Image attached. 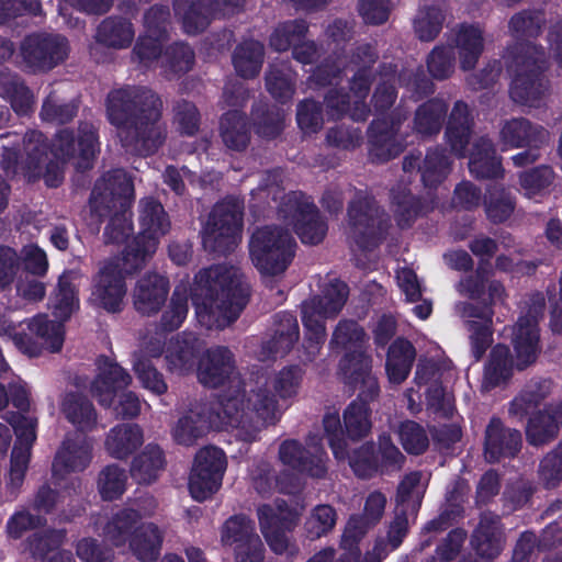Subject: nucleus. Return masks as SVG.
<instances>
[{"mask_svg":"<svg viewBox=\"0 0 562 562\" xmlns=\"http://www.w3.org/2000/svg\"><path fill=\"white\" fill-rule=\"evenodd\" d=\"M63 537L59 531H46L44 535L36 532L29 541L30 551L41 557L44 562H71L69 552L56 551Z\"/></svg>","mask_w":562,"mask_h":562,"instance_id":"nucleus-50","label":"nucleus"},{"mask_svg":"<svg viewBox=\"0 0 562 562\" xmlns=\"http://www.w3.org/2000/svg\"><path fill=\"white\" fill-rule=\"evenodd\" d=\"M379 209L374 201L367 196L355 200L348 211L349 237L363 249L374 246L379 239Z\"/></svg>","mask_w":562,"mask_h":562,"instance_id":"nucleus-25","label":"nucleus"},{"mask_svg":"<svg viewBox=\"0 0 562 562\" xmlns=\"http://www.w3.org/2000/svg\"><path fill=\"white\" fill-rule=\"evenodd\" d=\"M304 375L300 366L292 364L246 382L241 391L224 402V423L236 429L239 439L256 440L265 428L280 420L281 402L291 403L297 397Z\"/></svg>","mask_w":562,"mask_h":562,"instance_id":"nucleus-1","label":"nucleus"},{"mask_svg":"<svg viewBox=\"0 0 562 562\" xmlns=\"http://www.w3.org/2000/svg\"><path fill=\"white\" fill-rule=\"evenodd\" d=\"M194 63L192 49L183 42H177L168 47L160 57V67L173 74L189 71Z\"/></svg>","mask_w":562,"mask_h":562,"instance_id":"nucleus-59","label":"nucleus"},{"mask_svg":"<svg viewBox=\"0 0 562 562\" xmlns=\"http://www.w3.org/2000/svg\"><path fill=\"white\" fill-rule=\"evenodd\" d=\"M235 360L231 350L223 346L207 349L198 364V379L209 387H218L234 378Z\"/></svg>","mask_w":562,"mask_h":562,"instance_id":"nucleus-28","label":"nucleus"},{"mask_svg":"<svg viewBox=\"0 0 562 562\" xmlns=\"http://www.w3.org/2000/svg\"><path fill=\"white\" fill-rule=\"evenodd\" d=\"M562 423L560 413H539L528 424L526 434L527 440L532 446H541L553 439L558 434L559 424Z\"/></svg>","mask_w":562,"mask_h":562,"instance_id":"nucleus-51","label":"nucleus"},{"mask_svg":"<svg viewBox=\"0 0 562 562\" xmlns=\"http://www.w3.org/2000/svg\"><path fill=\"white\" fill-rule=\"evenodd\" d=\"M263 61V47L254 40H244L235 49L233 64L237 74L244 78L257 76Z\"/></svg>","mask_w":562,"mask_h":562,"instance_id":"nucleus-45","label":"nucleus"},{"mask_svg":"<svg viewBox=\"0 0 562 562\" xmlns=\"http://www.w3.org/2000/svg\"><path fill=\"white\" fill-rule=\"evenodd\" d=\"M396 127H390L384 121H374L371 125L372 155L381 160H387L402 151V145L396 140Z\"/></svg>","mask_w":562,"mask_h":562,"instance_id":"nucleus-47","label":"nucleus"},{"mask_svg":"<svg viewBox=\"0 0 562 562\" xmlns=\"http://www.w3.org/2000/svg\"><path fill=\"white\" fill-rule=\"evenodd\" d=\"M344 424L350 439L357 440L366 437L372 427L368 404L352 401L344 412Z\"/></svg>","mask_w":562,"mask_h":562,"instance_id":"nucleus-52","label":"nucleus"},{"mask_svg":"<svg viewBox=\"0 0 562 562\" xmlns=\"http://www.w3.org/2000/svg\"><path fill=\"white\" fill-rule=\"evenodd\" d=\"M126 482L127 475L123 469L109 465L99 475V492L104 499H115L125 492Z\"/></svg>","mask_w":562,"mask_h":562,"instance_id":"nucleus-63","label":"nucleus"},{"mask_svg":"<svg viewBox=\"0 0 562 562\" xmlns=\"http://www.w3.org/2000/svg\"><path fill=\"white\" fill-rule=\"evenodd\" d=\"M42 5L38 0H0V25L8 24L15 19L18 25L25 23L24 15H41Z\"/></svg>","mask_w":562,"mask_h":562,"instance_id":"nucleus-60","label":"nucleus"},{"mask_svg":"<svg viewBox=\"0 0 562 562\" xmlns=\"http://www.w3.org/2000/svg\"><path fill=\"white\" fill-rule=\"evenodd\" d=\"M134 372L142 386L156 395L167 392L168 385L164 375L143 356H135L133 363Z\"/></svg>","mask_w":562,"mask_h":562,"instance_id":"nucleus-62","label":"nucleus"},{"mask_svg":"<svg viewBox=\"0 0 562 562\" xmlns=\"http://www.w3.org/2000/svg\"><path fill=\"white\" fill-rule=\"evenodd\" d=\"M472 543L481 557L493 559L501 553L504 548V536L497 516L482 515L473 533Z\"/></svg>","mask_w":562,"mask_h":562,"instance_id":"nucleus-39","label":"nucleus"},{"mask_svg":"<svg viewBox=\"0 0 562 562\" xmlns=\"http://www.w3.org/2000/svg\"><path fill=\"white\" fill-rule=\"evenodd\" d=\"M241 201L228 198L214 205L202 228V243L206 250L225 254L233 250L241 238Z\"/></svg>","mask_w":562,"mask_h":562,"instance_id":"nucleus-13","label":"nucleus"},{"mask_svg":"<svg viewBox=\"0 0 562 562\" xmlns=\"http://www.w3.org/2000/svg\"><path fill=\"white\" fill-rule=\"evenodd\" d=\"M470 119L468 105L457 102L450 114L446 137L451 150L458 156H464L465 145L470 136Z\"/></svg>","mask_w":562,"mask_h":562,"instance_id":"nucleus-44","label":"nucleus"},{"mask_svg":"<svg viewBox=\"0 0 562 562\" xmlns=\"http://www.w3.org/2000/svg\"><path fill=\"white\" fill-rule=\"evenodd\" d=\"M68 53L65 37H25L20 54L32 68L47 70L63 61Z\"/></svg>","mask_w":562,"mask_h":562,"instance_id":"nucleus-26","label":"nucleus"},{"mask_svg":"<svg viewBox=\"0 0 562 562\" xmlns=\"http://www.w3.org/2000/svg\"><path fill=\"white\" fill-rule=\"evenodd\" d=\"M92 441L82 435L67 437L53 463L55 476L83 471L92 459Z\"/></svg>","mask_w":562,"mask_h":562,"instance_id":"nucleus-30","label":"nucleus"},{"mask_svg":"<svg viewBox=\"0 0 562 562\" xmlns=\"http://www.w3.org/2000/svg\"><path fill=\"white\" fill-rule=\"evenodd\" d=\"M501 139L506 147L533 146L540 148L549 142V132L540 125H533L526 119H513L503 125Z\"/></svg>","mask_w":562,"mask_h":562,"instance_id":"nucleus-36","label":"nucleus"},{"mask_svg":"<svg viewBox=\"0 0 562 562\" xmlns=\"http://www.w3.org/2000/svg\"><path fill=\"white\" fill-rule=\"evenodd\" d=\"M369 86L368 72L367 70H361L353 78L351 94H339L338 92L330 91L326 97V103L331 111H335L333 116L348 112L356 121L364 120L369 110L363 100L368 94Z\"/></svg>","mask_w":562,"mask_h":562,"instance_id":"nucleus-29","label":"nucleus"},{"mask_svg":"<svg viewBox=\"0 0 562 562\" xmlns=\"http://www.w3.org/2000/svg\"><path fill=\"white\" fill-rule=\"evenodd\" d=\"M165 459L158 446L148 445L132 464L131 474L140 484L154 482L162 470Z\"/></svg>","mask_w":562,"mask_h":562,"instance_id":"nucleus-46","label":"nucleus"},{"mask_svg":"<svg viewBox=\"0 0 562 562\" xmlns=\"http://www.w3.org/2000/svg\"><path fill=\"white\" fill-rule=\"evenodd\" d=\"M15 143L3 144L2 167L8 175L23 173L29 180H35L43 176L48 187H57L63 180V170L58 164L49 162L43 169L46 161V145L44 136L36 131L29 132L24 137L25 160L21 164L16 161V150L13 145Z\"/></svg>","mask_w":562,"mask_h":562,"instance_id":"nucleus-14","label":"nucleus"},{"mask_svg":"<svg viewBox=\"0 0 562 562\" xmlns=\"http://www.w3.org/2000/svg\"><path fill=\"white\" fill-rule=\"evenodd\" d=\"M323 426L335 458L337 460L348 459L349 465L359 477L371 476L376 468V459L373 454L372 446L363 445L349 456L347 453L345 431L337 412L326 413L323 418Z\"/></svg>","mask_w":562,"mask_h":562,"instance_id":"nucleus-20","label":"nucleus"},{"mask_svg":"<svg viewBox=\"0 0 562 562\" xmlns=\"http://www.w3.org/2000/svg\"><path fill=\"white\" fill-rule=\"evenodd\" d=\"M106 114L128 153L154 154L166 139V127L161 123L162 101L147 88L126 87L111 91Z\"/></svg>","mask_w":562,"mask_h":562,"instance_id":"nucleus-2","label":"nucleus"},{"mask_svg":"<svg viewBox=\"0 0 562 562\" xmlns=\"http://www.w3.org/2000/svg\"><path fill=\"white\" fill-rule=\"evenodd\" d=\"M241 201L228 198L214 205L202 228V243L206 250L225 254L233 250L241 238Z\"/></svg>","mask_w":562,"mask_h":562,"instance_id":"nucleus-12","label":"nucleus"},{"mask_svg":"<svg viewBox=\"0 0 562 562\" xmlns=\"http://www.w3.org/2000/svg\"><path fill=\"white\" fill-rule=\"evenodd\" d=\"M60 412L79 431H92L98 424L93 403L82 393L67 392L60 400Z\"/></svg>","mask_w":562,"mask_h":562,"instance_id":"nucleus-38","label":"nucleus"},{"mask_svg":"<svg viewBox=\"0 0 562 562\" xmlns=\"http://www.w3.org/2000/svg\"><path fill=\"white\" fill-rule=\"evenodd\" d=\"M256 533L255 524L245 515L229 517L221 528V542L231 549Z\"/></svg>","mask_w":562,"mask_h":562,"instance_id":"nucleus-58","label":"nucleus"},{"mask_svg":"<svg viewBox=\"0 0 562 562\" xmlns=\"http://www.w3.org/2000/svg\"><path fill=\"white\" fill-rule=\"evenodd\" d=\"M367 336L362 327L353 321L342 319L336 326L330 340V348L333 350L344 351L345 356L340 361L347 358L350 360V366H356L360 358H369L364 353V345Z\"/></svg>","mask_w":562,"mask_h":562,"instance_id":"nucleus-34","label":"nucleus"},{"mask_svg":"<svg viewBox=\"0 0 562 562\" xmlns=\"http://www.w3.org/2000/svg\"><path fill=\"white\" fill-rule=\"evenodd\" d=\"M339 373L344 381L355 387H359L356 401L366 403L378 397L380 387L376 378L371 373V359L360 358L356 366H350V360L339 362Z\"/></svg>","mask_w":562,"mask_h":562,"instance_id":"nucleus-35","label":"nucleus"},{"mask_svg":"<svg viewBox=\"0 0 562 562\" xmlns=\"http://www.w3.org/2000/svg\"><path fill=\"white\" fill-rule=\"evenodd\" d=\"M299 517V512L289 508L283 501L277 502L273 506L262 505L258 508L260 530L271 550L277 554L288 551L293 553L294 548L284 531L292 530Z\"/></svg>","mask_w":562,"mask_h":562,"instance_id":"nucleus-21","label":"nucleus"},{"mask_svg":"<svg viewBox=\"0 0 562 562\" xmlns=\"http://www.w3.org/2000/svg\"><path fill=\"white\" fill-rule=\"evenodd\" d=\"M520 443L519 431L504 428L498 419L493 418L486 428L485 458L494 462L501 457H513L518 452Z\"/></svg>","mask_w":562,"mask_h":562,"instance_id":"nucleus-37","label":"nucleus"},{"mask_svg":"<svg viewBox=\"0 0 562 562\" xmlns=\"http://www.w3.org/2000/svg\"><path fill=\"white\" fill-rule=\"evenodd\" d=\"M295 243L288 229L277 225L257 228L249 240V255L254 266L263 274L283 272L294 256Z\"/></svg>","mask_w":562,"mask_h":562,"instance_id":"nucleus-10","label":"nucleus"},{"mask_svg":"<svg viewBox=\"0 0 562 562\" xmlns=\"http://www.w3.org/2000/svg\"><path fill=\"white\" fill-rule=\"evenodd\" d=\"M527 315L520 316L513 328V352L505 345L495 346L484 370L483 386L494 387L507 381L514 370L532 366L540 353L538 319L543 314L544 300L541 295L531 299Z\"/></svg>","mask_w":562,"mask_h":562,"instance_id":"nucleus-4","label":"nucleus"},{"mask_svg":"<svg viewBox=\"0 0 562 562\" xmlns=\"http://www.w3.org/2000/svg\"><path fill=\"white\" fill-rule=\"evenodd\" d=\"M299 339L296 318L289 313L278 315L273 337L262 347L261 358H277L286 355Z\"/></svg>","mask_w":562,"mask_h":562,"instance_id":"nucleus-40","label":"nucleus"},{"mask_svg":"<svg viewBox=\"0 0 562 562\" xmlns=\"http://www.w3.org/2000/svg\"><path fill=\"white\" fill-rule=\"evenodd\" d=\"M457 313L463 318H477L480 322L470 321L471 349L474 358L480 360L492 342L491 323L493 311L491 307L477 310L473 304L459 303Z\"/></svg>","mask_w":562,"mask_h":562,"instance_id":"nucleus-33","label":"nucleus"},{"mask_svg":"<svg viewBox=\"0 0 562 562\" xmlns=\"http://www.w3.org/2000/svg\"><path fill=\"white\" fill-rule=\"evenodd\" d=\"M188 311V288L180 283L175 288L170 302L161 315V327L168 331L178 329L187 318Z\"/></svg>","mask_w":562,"mask_h":562,"instance_id":"nucleus-53","label":"nucleus"},{"mask_svg":"<svg viewBox=\"0 0 562 562\" xmlns=\"http://www.w3.org/2000/svg\"><path fill=\"white\" fill-rule=\"evenodd\" d=\"M99 151L95 128L89 123L79 126L77 134L60 131L53 143L52 153L60 162H69L78 170L90 169Z\"/></svg>","mask_w":562,"mask_h":562,"instance_id":"nucleus-18","label":"nucleus"},{"mask_svg":"<svg viewBox=\"0 0 562 562\" xmlns=\"http://www.w3.org/2000/svg\"><path fill=\"white\" fill-rule=\"evenodd\" d=\"M348 297V286L341 281L329 283L322 295L312 297L302 305V321L305 328V359L312 361L319 353L326 337L325 321L342 310Z\"/></svg>","mask_w":562,"mask_h":562,"instance_id":"nucleus-8","label":"nucleus"},{"mask_svg":"<svg viewBox=\"0 0 562 562\" xmlns=\"http://www.w3.org/2000/svg\"><path fill=\"white\" fill-rule=\"evenodd\" d=\"M98 374L91 384V393L100 405L109 407L113 404L117 391L132 383L131 374L113 360L101 357L97 362Z\"/></svg>","mask_w":562,"mask_h":562,"instance_id":"nucleus-27","label":"nucleus"},{"mask_svg":"<svg viewBox=\"0 0 562 562\" xmlns=\"http://www.w3.org/2000/svg\"><path fill=\"white\" fill-rule=\"evenodd\" d=\"M279 459L284 465L314 477H322L327 471L326 452L316 436L310 437L305 447L293 439L284 440L279 448Z\"/></svg>","mask_w":562,"mask_h":562,"instance_id":"nucleus-23","label":"nucleus"},{"mask_svg":"<svg viewBox=\"0 0 562 562\" xmlns=\"http://www.w3.org/2000/svg\"><path fill=\"white\" fill-rule=\"evenodd\" d=\"M169 293V281L158 273H146L140 277L132 292L133 304L144 315L157 313L166 302Z\"/></svg>","mask_w":562,"mask_h":562,"instance_id":"nucleus-31","label":"nucleus"},{"mask_svg":"<svg viewBox=\"0 0 562 562\" xmlns=\"http://www.w3.org/2000/svg\"><path fill=\"white\" fill-rule=\"evenodd\" d=\"M451 170V161L441 149L428 151L420 168L422 180L426 187L442 182Z\"/></svg>","mask_w":562,"mask_h":562,"instance_id":"nucleus-56","label":"nucleus"},{"mask_svg":"<svg viewBox=\"0 0 562 562\" xmlns=\"http://www.w3.org/2000/svg\"><path fill=\"white\" fill-rule=\"evenodd\" d=\"M221 135L228 148L244 149L249 142V127L245 116L237 110L225 113L221 121Z\"/></svg>","mask_w":562,"mask_h":562,"instance_id":"nucleus-48","label":"nucleus"},{"mask_svg":"<svg viewBox=\"0 0 562 562\" xmlns=\"http://www.w3.org/2000/svg\"><path fill=\"white\" fill-rule=\"evenodd\" d=\"M392 205L400 226H407L420 212V206L411 190L404 184V179L391 192Z\"/></svg>","mask_w":562,"mask_h":562,"instance_id":"nucleus-55","label":"nucleus"},{"mask_svg":"<svg viewBox=\"0 0 562 562\" xmlns=\"http://www.w3.org/2000/svg\"><path fill=\"white\" fill-rule=\"evenodd\" d=\"M416 357L414 346L405 339H396L389 348L385 370L391 383L400 384L408 376Z\"/></svg>","mask_w":562,"mask_h":562,"instance_id":"nucleus-43","label":"nucleus"},{"mask_svg":"<svg viewBox=\"0 0 562 562\" xmlns=\"http://www.w3.org/2000/svg\"><path fill=\"white\" fill-rule=\"evenodd\" d=\"M140 516L134 509H122L104 526L103 536L115 547L128 540L130 549L140 562H155L161 551L164 535L153 522L140 524Z\"/></svg>","mask_w":562,"mask_h":562,"instance_id":"nucleus-7","label":"nucleus"},{"mask_svg":"<svg viewBox=\"0 0 562 562\" xmlns=\"http://www.w3.org/2000/svg\"><path fill=\"white\" fill-rule=\"evenodd\" d=\"M515 209L514 198L504 188L493 187L488 190L485 210L488 218L495 223L506 221Z\"/></svg>","mask_w":562,"mask_h":562,"instance_id":"nucleus-61","label":"nucleus"},{"mask_svg":"<svg viewBox=\"0 0 562 562\" xmlns=\"http://www.w3.org/2000/svg\"><path fill=\"white\" fill-rule=\"evenodd\" d=\"M226 469L224 452L216 447H204L195 456L189 479V491L196 501H204L218 491Z\"/></svg>","mask_w":562,"mask_h":562,"instance_id":"nucleus-19","label":"nucleus"},{"mask_svg":"<svg viewBox=\"0 0 562 562\" xmlns=\"http://www.w3.org/2000/svg\"><path fill=\"white\" fill-rule=\"evenodd\" d=\"M336 510L329 505L316 506L305 522L307 536L317 539L328 533L336 525Z\"/></svg>","mask_w":562,"mask_h":562,"instance_id":"nucleus-64","label":"nucleus"},{"mask_svg":"<svg viewBox=\"0 0 562 562\" xmlns=\"http://www.w3.org/2000/svg\"><path fill=\"white\" fill-rule=\"evenodd\" d=\"M202 349V342L193 334H179L169 339L165 348L159 340L149 341L146 353L149 357L165 355L167 370L179 375L191 372L195 366L196 356Z\"/></svg>","mask_w":562,"mask_h":562,"instance_id":"nucleus-22","label":"nucleus"},{"mask_svg":"<svg viewBox=\"0 0 562 562\" xmlns=\"http://www.w3.org/2000/svg\"><path fill=\"white\" fill-rule=\"evenodd\" d=\"M386 497L381 492H372L364 502L362 515L350 516L344 532V543L357 542L382 518Z\"/></svg>","mask_w":562,"mask_h":562,"instance_id":"nucleus-32","label":"nucleus"},{"mask_svg":"<svg viewBox=\"0 0 562 562\" xmlns=\"http://www.w3.org/2000/svg\"><path fill=\"white\" fill-rule=\"evenodd\" d=\"M138 223L139 235L125 248L128 269L142 268L155 254L159 239L170 229V220L164 206L153 198H144L139 201Z\"/></svg>","mask_w":562,"mask_h":562,"instance_id":"nucleus-11","label":"nucleus"},{"mask_svg":"<svg viewBox=\"0 0 562 562\" xmlns=\"http://www.w3.org/2000/svg\"><path fill=\"white\" fill-rule=\"evenodd\" d=\"M79 300L72 284V274L64 273L58 280L57 291L50 301V307L56 318L66 322L78 308Z\"/></svg>","mask_w":562,"mask_h":562,"instance_id":"nucleus-49","label":"nucleus"},{"mask_svg":"<svg viewBox=\"0 0 562 562\" xmlns=\"http://www.w3.org/2000/svg\"><path fill=\"white\" fill-rule=\"evenodd\" d=\"M469 169L476 178H497L503 175L501 160L488 138L481 137L473 143Z\"/></svg>","mask_w":562,"mask_h":562,"instance_id":"nucleus-41","label":"nucleus"},{"mask_svg":"<svg viewBox=\"0 0 562 562\" xmlns=\"http://www.w3.org/2000/svg\"><path fill=\"white\" fill-rule=\"evenodd\" d=\"M447 105L441 100H431L418 108L415 115V128L418 133L430 135L438 133Z\"/></svg>","mask_w":562,"mask_h":562,"instance_id":"nucleus-57","label":"nucleus"},{"mask_svg":"<svg viewBox=\"0 0 562 562\" xmlns=\"http://www.w3.org/2000/svg\"><path fill=\"white\" fill-rule=\"evenodd\" d=\"M543 54L529 45L513 54V80L509 94L514 102L537 108L546 98L547 80L541 75Z\"/></svg>","mask_w":562,"mask_h":562,"instance_id":"nucleus-9","label":"nucleus"},{"mask_svg":"<svg viewBox=\"0 0 562 562\" xmlns=\"http://www.w3.org/2000/svg\"><path fill=\"white\" fill-rule=\"evenodd\" d=\"M144 441L140 427L136 424L117 425L110 430L105 439L106 451L116 459L127 458Z\"/></svg>","mask_w":562,"mask_h":562,"instance_id":"nucleus-42","label":"nucleus"},{"mask_svg":"<svg viewBox=\"0 0 562 562\" xmlns=\"http://www.w3.org/2000/svg\"><path fill=\"white\" fill-rule=\"evenodd\" d=\"M0 337L12 340L29 357H37L43 351L58 352L65 341L64 321H52L41 313L16 325L0 314Z\"/></svg>","mask_w":562,"mask_h":562,"instance_id":"nucleus-6","label":"nucleus"},{"mask_svg":"<svg viewBox=\"0 0 562 562\" xmlns=\"http://www.w3.org/2000/svg\"><path fill=\"white\" fill-rule=\"evenodd\" d=\"M126 258L124 250L122 258H112L100 266L91 285L92 304L111 313L122 310L127 292L125 277L138 269H128Z\"/></svg>","mask_w":562,"mask_h":562,"instance_id":"nucleus-15","label":"nucleus"},{"mask_svg":"<svg viewBox=\"0 0 562 562\" xmlns=\"http://www.w3.org/2000/svg\"><path fill=\"white\" fill-rule=\"evenodd\" d=\"M427 481L420 472L407 474L397 490V506L415 513L420 505Z\"/></svg>","mask_w":562,"mask_h":562,"instance_id":"nucleus-54","label":"nucleus"},{"mask_svg":"<svg viewBox=\"0 0 562 562\" xmlns=\"http://www.w3.org/2000/svg\"><path fill=\"white\" fill-rule=\"evenodd\" d=\"M228 396L231 395H224L220 400L215 412L212 414L205 403L196 401L191 403L171 428L173 440L179 445L192 446L207 432L210 427L231 430L236 435V429L233 426L226 425L222 418V407Z\"/></svg>","mask_w":562,"mask_h":562,"instance_id":"nucleus-17","label":"nucleus"},{"mask_svg":"<svg viewBox=\"0 0 562 562\" xmlns=\"http://www.w3.org/2000/svg\"><path fill=\"white\" fill-rule=\"evenodd\" d=\"M8 423L13 427L16 441L11 454L9 484L12 488L21 486L27 469L31 448L36 440L37 419L11 413L7 417Z\"/></svg>","mask_w":562,"mask_h":562,"instance_id":"nucleus-24","label":"nucleus"},{"mask_svg":"<svg viewBox=\"0 0 562 562\" xmlns=\"http://www.w3.org/2000/svg\"><path fill=\"white\" fill-rule=\"evenodd\" d=\"M278 217L291 226L304 244L321 243L327 232L315 205L301 192H290L282 198Z\"/></svg>","mask_w":562,"mask_h":562,"instance_id":"nucleus-16","label":"nucleus"},{"mask_svg":"<svg viewBox=\"0 0 562 562\" xmlns=\"http://www.w3.org/2000/svg\"><path fill=\"white\" fill-rule=\"evenodd\" d=\"M248 296L249 285L244 274L227 265L200 270L191 288L195 317L207 329H222L236 321Z\"/></svg>","mask_w":562,"mask_h":562,"instance_id":"nucleus-3","label":"nucleus"},{"mask_svg":"<svg viewBox=\"0 0 562 562\" xmlns=\"http://www.w3.org/2000/svg\"><path fill=\"white\" fill-rule=\"evenodd\" d=\"M133 196L132 180L122 169L110 171L95 182L90 198L91 211L104 216L115 210L104 229L105 243H123L133 232L128 213Z\"/></svg>","mask_w":562,"mask_h":562,"instance_id":"nucleus-5","label":"nucleus"}]
</instances>
